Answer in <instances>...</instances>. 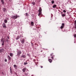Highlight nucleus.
I'll list each match as a JSON object with an SVG mask.
<instances>
[{"mask_svg": "<svg viewBox=\"0 0 76 76\" xmlns=\"http://www.w3.org/2000/svg\"><path fill=\"white\" fill-rule=\"evenodd\" d=\"M19 15H14L12 17V19H17V18H19Z\"/></svg>", "mask_w": 76, "mask_h": 76, "instance_id": "1", "label": "nucleus"}, {"mask_svg": "<svg viewBox=\"0 0 76 76\" xmlns=\"http://www.w3.org/2000/svg\"><path fill=\"white\" fill-rule=\"evenodd\" d=\"M22 54V52L21 51H19L17 53V56H19L20 54Z\"/></svg>", "mask_w": 76, "mask_h": 76, "instance_id": "2", "label": "nucleus"}, {"mask_svg": "<svg viewBox=\"0 0 76 76\" xmlns=\"http://www.w3.org/2000/svg\"><path fill=\"white\" fill-rule=\"evenodd\" d=\"M62 25L61 27V29H63V28L64 27V23H62Z\"/></svg>", "mask_w": 76, "mask_h": 76, "instance_id": "3", "label": "nucleus"}, {"mask_svg": "<svg viewBox=\"0 0 76 76\" xmlns=\"http://www.w3.org/2000/svg\"><path fill=\"white\" fill-rule=\"evenodd\" d=\"M8 60L11 61V60H12V58L10 57L9 55L8 56Z\"/></svg>", "mask_w": 76, "mask_h": 76, "instance_id": "4", "label": "nucleus"}, {"mask_svg": "<svg viewBox=\"0 0 76 76\" xmlns=\"http://www.w3.org/2000/svg\"><path fill=\"white\" fill-rule=\"evenodd\" d=\"M26 56L25 55H22L21 57H23V58H26Z\"/></svg>", "mask_w": 76, "mask_h": 76, "instance_id": "5", "label": "nucleus"}, {"mask_svg": "<svg viewBox=\"0 0 76 76\" xmlns=\"http://www.w3.org/2000/svg\"><path fill=\"white\" fill-rule=\"evenodd\" d=\"M38 12H42V9H41V7L39 8Z\"/></svg>", "mask_w": 76, "mask_h": 76, "instance_id": "6", "label": "nucleus"}, {"mask_svg": "<svg viewBox=\"0 0 76 76\" xmlns=\"http://www.w3.org/2000/svg\"><path fill=\"white\" fill-rule=\"evenodd\" d=\"M3 28H6V24L5 23H4L3 24Z\"/></svg>", "mask_w": 76, "mask_h": 76, "instance_id": "7", "label": "nucleus"}, {"mask_svg": "<svg viewBox=\"0 0 76 76\" xmlns=\"http://www.w3.org/2000/svg\"><path fill=\"white\" fill-rule=\"evenodd\" d=\"M1 42H4V39L3 38H2L1 40Z\"/></svg>", "mask_w": 76, "mask_h": 76, "instance_id": "8", "label": "nucleus"}, {"mask_svg": "<svg viewBox=\"0 0 76 76\" xmlns=\"http://www.w3.org/2000/svg\"><path fill=\"white\" fill-rule=\"evenodd\" d=\"M4 51V49H0V53H2V52H3Z\"/></svg>", "mask_w": 76, "mask_h": 76, "instance_id": "9", "label": "nucleus"}, {"mask_svg": "<svg viewBox=\"0 0 76 76\" xmlns=\"http://www.w3.org/2000/svg\"><path fill=\"white\" fill-rule=\"evenodd\" d=\"M2 10H3V11H4V12H6V8H3Z\"/></svg>", "mask_w": 76, "mask_h": 76, "instance_id": "10", "label": "nucleus"}, {"mask_svg": "<svg viewBox=\"0 0 76 76\" xmlns=\"http://www.w3.org/2000/svg\"><path fill=\"white\" fill-rule=\"evenodd\" d=\"M1 3H2V4H4V0H1Z\"/></svg>", "mask_w": 76, "mask_h": 76, "instance_id": "11", "label": "nucleus"}, {"mask_svg": "<svg viewBox=\"0 0 76 76\" xmlns=\"http://www.w3.org/2000/svg\"><path fill=\"white\" fill-rule=\"evenodd\" d=\"M23 72H25L26 71V68H24L22 69Z\"/></svg>", "mask_w": 76, "mask_h": 76, "instance_id": "12", "label": "nucleus"}, {"mask_svg": "<svg viewBox=\"0 0 76 76\" xmlns=\"http://www.w3.org/2000/svg\"><path fill=\"white\" fill-rule=\"evenodd\" d=\"M42 14V12H39L38 14V16H40Z\"/></svg>", "mask_w": 76, "mask_h": 76, "instance_id": "13", "label": "nucleus"}, {"mask_svg": "<svg viewBox=\"0 0 76 76\" xmlns=\"http://www.w3.org/2000/svg\"><path fill=\"white\" fill-rule=\"evenodd\" d=\"M25 41V40L23 39L22 40H21V42L22 44H24V41Z\"/></svg>", "mask_w": 76, "mask_h": 76, "instance_id": "14", "label": "nucleus"}, {"mask_svg": "<svg viewBox=\"0 0 76 76\" xmlns=\"http://www.w3.org/2000/svg\"><path fill=\"white\" fill-rule=\"evenodd\" d=\"M48 61L50 63H51V62H52V60L51 59H49Z\"/></svg>", "mask_w": 76, "mask_h": 76, "instance_id": "15", "label": "nucleus"}, {"mask_svg": "<svg viewBox=\"0 0 76 76\" xmlns=\"http://www.w3.org/2000/svg\"><path fill=\"white\" fill-rule=\"evenodd\" d=\"M9 42V40H8V39H5V42Z\"/></svg>", "mask_w": 76, "mask_h": 76, "instance_id": "16", "label": "nucleus"}, {"mask_svg": "<svg viewBox=\"0 0 76 76\" xmlns=\"http://www.w3.org/2000/svg\"><path fill=\"white\" fill-rule=\"evenodd\" d=\"M55 57V56L53 55L51 57V58L52 59V60H53L54 59V57Z\"/></svg>", "mask_w": 76, "mask_h": 76, "instance_id": "17", "label": "nucleus"}, {"mask_svg": "<svg viewBox=\"0 0 76 76\" xmlns=\"http://www.w3.org/2000/svg\"><path fill=\"white\" fill-rule=\"evenodd\" d=\"M10 55L11 57H12L13 56V53H10Z\"/></svg>", "mask_w": 76, "mask_h": 76, "instance_id": "18", "label": "nucleus"}, {"mask_svg": "<svg viewBox=\"0 0 76 76\" xmlns=\"http://www.w3.org/2000/svg\"><path fill=\"white\" fill-rule=\"evenodd\" d=\"M4 22H5V23H7V20H4Z\"/></svg>", "mask_w": 76, "mask_h": 76, "instance_id": "19", "label": "nucleus"}, {"mask_svg": "<svg viewBox=\"0 0 76 76\" xmlns=\"http://www.w3.org/2000/svg\"><path fill=\"white\" fill-rule=\"evenodd\" d=\"M56 6H57V5H54L53 6V8H55V7H56Z\"/></svg>", "mask_w": 76, "mask_h": 76, "instance_id": "20", "label": "nucleus"}, {"mask_svg": "<svg viewBox=\"0 0 76 76\" xmlns=\"http://www.w3.org/2000/svg\"><path fill=\"white\" fill-rule=\"evenodd\" d=\"M31 25H32V26H34V22H31Z\"/></svg>", "mask_w": 76, "mask_h": 76, "instance_id": "21", "label": "nucleus"}, {"mask_svg": "<svg viewBox=\"0 0 76 76\" xmlns=\"http://www.w3.org/2000/svg\"><path fill=\"white\" fill-rule=\"evenodd\" d=\"M18 39H19V36H18L17 37H16V39H17V40H18Z\"/></svg>", "mask_w": 76, "mask_h": 76, "instance_id": "22", "label": "nucleus"}, {"mask_svg": "<svg viewBox=\"0 0 76 76\" xmlns=\"http://www.w3.org/2000/svg\"><path fill=\"white\" fill-rule=\"evenodd\" d=\"M14 67H15V68L18 67V66L16 64H15L14 65Z\"/></svg>", "mask_w": 76, "mask_h": 76, "instance_id": "23", "label": "nucleus"}, {"mask_svg": "<svg viewBox=\"0 0 76 76\" xmlns=\"http://www.w3.org/2000/svg\"><path fill=\"white\" fill-rule=\"evenodd\" d=\"M4 42H2V45H4Z\"/></svg>", "mask_w": 76, "mask_h": 76, "instance_id": "24", "label": "nucleus"}, {"mask_svg": "<svg viewBox=\"0 0 76 76\" xmlns=\"http://www.w3.org/2000/svg\"><path fill=\"white\" fill-rule=\"evenodd\" d=\"M31 4L32 5H35V2H33L31 3Z\"/></svg>", "mask_w": 76, "mask_h": 76, "instance_id": "25", "label": "nucleus"}, {"mask_svg": "<svg viewBox=\"0 0 76 76\" xmlns=\"http://www.w3.org/2000/svg\"><path fill=\"white\" fill-rule=\"evenodd\" d=\"M66 16V15H65V14H62V16L63 17H64V16Z\"/></svg>", "mask_w": 76, "mask_h": 76, "instance_id": "26", "label": "nucleus"}, {"mask_svg": "<svg viewBox=\"0 0 76 76\" xmlns=\"http://www.w3.org/2000/svg\"><path fill=\"white\" fill-rule=\"evenodd\" d=\"M51 3L52 4H54V1L53 0L52 1H51Z\"/></svg>", "mask_w": 76, "mask_h": 76, "instance_id": "27", "label": "nucleus"}, {"mask_svg": "<svg viewBox=\"0 0 76 76\" xmlns=\"http://www.w3.org/2000/svg\"><path fill=\"white\" fill-rule=\"evenodd\" d=\"M74 24L75 25H76V20H75L74 22Z\"/></svg>", "mask_w": 76, "mask_h": 76, "instance_id": "28", "label": "nucleus"}, {"mask_svg": "<svg viewBox=\"0 0 76 76\" xmlns=\"http://www.w3.org/2000/svg\"><path fill=\"white\" fill-rule=\"evenodd\" d=\"M27 64H28V63L24 62V65H26Z\"/></svg>", "mask_w": 76, "mask_h": 76, "instance_id": "29", "label": "nucleus"}, {"mask_svg": "<svg viewBox=\"0 0 76 76\" xmlns=\"http://www.w3.org/2000/svg\"><path fill=\"white\" fill-rule=\"evenodd\" d=\"M63 12L66 13V10H63Z\"/></svg>", "mask_w": 76, "mask_h": 76, "instance_id": "30", "label": "nucleus"}, {"mask_svg": "<svg viewBox=\"0 0 76 76\" xmlns=\"http://www.w3.org/2000/svg\"><path fill=\"white\" fill-rule=\"evenodd\" d=\"M74 37H75V38H76V34H75L74 35Z\"/></svg>", "mask_w": 76, "mask_h": 76, "instance_id": "31", "label": "nucleus"}, {"mask_svg": "<svg viewBox=\"0 0 76 76\" xmlns=\"http://www.w3.org/2000/svg\"><path fill=\"white\" fill-rule=\"evenodd\" d=\"M53 53H51L50 54V56H53Z\"/></svg>", "mask_w": 76, "mask_h": 76, "instance_id": "32", "label": "nucleus"}, {"mask_svg": "<svg viewBox=\"0 0 76 76\" xmlns=\"http://www.w3.org/2000/svg\"><path fill=\"white\" fill-rule=\"evenodd\" d=\"M4 61L5 62H7V59H5Z\"/></svg>", "mask_w": 76, "mask_h": 76, "instance_id": "33", "label": "nucleus"}, {"mask_svg": "<svg viewBox=\"0 0 76 76\" xmlns=\"http://www.w3.org/2000/svg\"><path fill=\"white\" fill-rule=\"evenodd\" d=\"M26 16H28V13H26Z\"/></svg>", "mask_w": 76, "mask_h": 76, "instance_id": "34", "label": "nucleus"}, {"mask_svg": "<svg viewBox=\"0 0 76 76\" xmlns=\"http://www.w3.org/2000/svg\"><path fill=\"white\" fill-rule=\"evenodd\" d=\"M75 28L76 29V25H75Z\"/></svg>", "mask_w": 76, "mask_h": 76, "instance_id": "35", "label": "nucleus"}, {"mask_svg": "<svg viewBox=\"0 0 76 76\" xmlns=\"http://www.w3.org/2000/svg\"><path fill=\"white\" fill-rule=\"evenodd\" d=\"M41 68H42L43 67V66H41Z\"/></svg>", "mask_w": 76, "mask_h": 76, "instance_id": "36", "label": "nucleus"}, {"mask_svg": "<svg viewBox=\"0 0 76 76\" xmlns=\"http://www.w3.org/2000/svg\"><path fill=\"white\" fill-rule=\"evenodd\" d=\"M10 1H12V0H9Z\"/></svg>", "mask_w": 76, "mask_h": 76, "instance_id": "37", "label": "nucleus"}, {"mask_svg": "<svg viewBox=\"0 0 76 76\" xmlns=\"http://www.w3.org/2000/svg\"><path fill=\"white\" fill-rule=\"evenodd\" d=\"M34 61H35V59H34Z\"/></svg>", "mask_w": 76, "mask_h": 76, "instance_id": "38", "label": "nucleus"}, {"mask_svg": "<svg viewBox=\"0 0 76 76\" xmlns=\"http://www.w3.org/2000/svg\"><path fill=\"white\" fill-rule=\"evenodd\" d=\"M7 38L8 39H9V37H7Z\"/></svg>", "mask_w": 76, "mask_h": 76, "instance_id": "39", "label": "nucleus"}, {"mask_svg": "<svg viewBox=\"0 0 76 76\" xmlns=\"http://www.w3.org/2000/svg\"><path fill=\"white\" fill-rule=\"evenodd\" d=\"M29 54H27V56H29Z\"/></svg>", "mask_w": 76, "mask_h": 76, "instance_id": "40", "label": "nucleus"}, {"mask_svg": "<svg viewBox=\"0 0 76 76\" xmlns=\"http://www.w3.org/2000/svg\"><path fill=\"white\" fill-rule=\"evenodd\" d=\"M15 74H16V75H17V73H15Z\"/></svg>", "mask_w": 76, "mask_h": 76, "instance_id": "41", "label": "nucleus"}, {"mask_svg": "<svg viewBox=\"0 0 76 76\" xmlns=\"http://www.w3.org/2000/svg\"><path fill=\"white\" fill-rule=\"evenodd\" d=\"M3 72H2V74H3H3H3Z\"/></svg>", "mask_w": 76, "mask_h": 76, "instance_id": "42", "label": "nucleus"}, {"mask_svg": "<svg viewBox=\"0 0 76 76\" xmlns=\"http://www.w3.org/2000/svg\"><path fill=\"white\" fill-rule=\"evenodd\" d=\"M53 50H54V48H53Z\"/></svg>", "mask_w": 76, "mask_h": 76, "instance_id": "43", "label": "nucleus"}, {"mask_svg": "<svg viewBox=\"0 0 76 76\" xmlns=\"http://www.w3.org/2000/svg\"><path fill=\"white\" fill-rule=\"evenodd\" d=\"M26 75V73H25Z\"/></svg>", "mask_w": 76, "mask_h": 76, "instance_id": "44", "label": "nucleus"}]
</instances>
